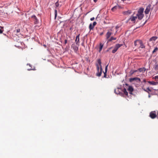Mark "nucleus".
Returning a JSON list of instances; mask_svg holds the SVG:
<instances>
[{"label": "nucleus", "mask_w": 158, "mask_h": 158, "mask_svg": "<svg viewBox=\"0 0 158 158\" xmlns=\"http://www.w3.org/2000/svg\"><path fill=\"white\" fill-rule=\"evenodd\" d=\"M96 65L97 67V73H96V75L98 77L101 76L102 73V67H100L98 64H96Z\"/></svg>", "instance_id": "f257e3e1"}, {"label": "nucleus", "mask_w": 158, "mask_h": 158, "mask_svg": "<svg viewBox=\"0 0 158 158\" xmlns=\"http://www.w3.org/2000/svg\"><path fill=\"white\" fill-rule=\"evenodd\" d=\"M31 18L32 19V20L34 22V24H37L39 23V19L35 15H32L31 16Z\"/></svg>", "instance_id": "f03ea898"}, {"label": "nucleus", "mask_w": 158, "mask_h": 158, "mask_svg": "<svg viewBox=\"0 0 158 158\" xmlns=\"http://www.w3.org/2000/svg\"><path fill=\"white\" fill-rule=\"evenodd\" d=\"M78 47L75 43H73L71 45V48H73L76 53H77L78 51Z\"/></svg>", "instance_id": "7ed1b4c3"}, {"label": "nucleus", "mask_w": 158, "mask_h": 158, "mask_svg": "<svg viewBox=\"0 0 158 158\" xmlns=\"http://www.w3.org/2000/svg\"><path fill=\"white\" fill-rule=\"evenodd\" d=\"M80 34H79L76 36V40H75L76 44L78 46H79L80 44Z\"/></svg>", "instance_id": "20e7f679"}, {"label": "nucleus", "mask_w": 158, "mask_h": 158, "mask_svg": "<svg viewBox=\"0 0 158 158\" xmlns=\"http://www.w3.org/2000/svg\"><path fill=\"white\" fill-rule=\"evenodd\" d=\"M134 81H136L137 82H139L141 80L140 78L136 77L130 78L129 79V81L131 82Z\"/></svg>", "instance_id": "39448f33"}, {"label": "nucleus", "mask_w": 158, "mask_h": 158, "mask_svg": "<svg viewBox=\"0 0 158 158\" xmlns=\"http://www.w3.org/2000/svg\"><path fill=\"white\" fill-rule=\"evenodd\" d=\"M151 5L149 4L148 6H147L146 9L144 11V13L145 14H148L149 13V11L151 10Z\"/></svg>", "instance_id": "423d86ee"}, {"label": "nucleus", "mask_w": 158, "mask_h": 158, "mask_svg": "<svg viewBox=\"0 0 158 158\" xmlns=\"http://www.w3.org/2000/svg\"><path fill=\"white\" fill-rule=\"evenodd\" d=\"M150 117L154 119L157 117L155 111H152L150 113Z\"/></svg>", "instance_id": "0eeeda50"}, {"label": "nucleus", "mask_w": 158, "mask_h": 158, "mask_svg": "<svg viewBox=\"0 0 158 158\" xmlns=\"http://www.w3.org/2000/svg\"><path fill=\"white\" fill-rule=\"evenodd\" d=\"M112 34V30H110V31H108L106 34V37L107 39H108Z\"/></svg>", "instance_id": "6e6552de"}, {"label": "nucleus", "mask_w": 158, "mask_h": 158, "mask_svg": "<svg viewBox=\"0 0 158 158\" xmlns=\"http://www.w3.org/2000/svg\"><path fill=\"white\" fill-rule=\"evenodd\" d=\"M127 90L129 92V94H132V92L134 90V89L131 86H129L127 89Z\"/></svg>", "instance_id": "1a4fd4ad"}, {"label": "nucleus", "mask_w": 158, "mask_h": 158, "mask_svg": "<svg viewBox=\"0 0 158 158\" xmlns=\"http://www.w3.org/2000/svg\"><path fill=\"white\" fill-rule=\"evenodd\" d=\"M158 38L157 36H154L151 37L149 40V41H152V42H155Z\"/></svg>", "instance_id": "9d476101"}, {"label": "nucleus", "mask_w": 158, "mask_h": 158, "mask_svg": "<svg viewBox=\"0 0 158 158\" xmlns=\"http://www.w3.org/2000/svg\"><path fill=\"white\" fill-rule=\"evenodd\" d=\"M136 16L137 17V16L139 19L141 20L143 18L144 15L143 14H137Z\"/></svg>", "instance_id": "9b49d317"}, {"label": "nucleus", "mask_w": 158, "mask_h": 158, "mask_svg": "<svg viewBox=\"0 0 158 158\" xmlns=\"http://www.w3.org/2000/svg\"><path fill=\"white\" fill-rule=\"evenodd\" d=\"M131 13V10H128L127 11H123V13L124 15H130Z\"/></svg>", "instance_id": "f8f14e48"}, {"label": "nucleus", "mask_w": 158, "mask_h": 158, "mask_svg": "<svg viewBox=\"0 0 158 158\" xmlns=\"http://www.w3.org/2000/svg\"><path fill=\"white\" fill-rule=\"evenodd\" d=\"M139 44L140 45L139 48H145V46L144 45V44H143V42L141 40H140V41H139Z\"/></svg>", "instance_id": "ddd939ff"}, {"label": "nucleus", "mask_w": 158, "mask_h": 158, "mask_svg": "<svg viewBox=\"0 0 158 158\" xmlns=\"http://www.w3.org/2000/svg\"><path fill=\"white\" fill-rule=\"evenodd\" d=\"M138 71H139V72H142V73H144L146 70V69L145 68L143 67L141 68H139L138 69Z\"/></svg>", "instance_id": "4468645a"}, {"label": "nucleus", "mask_w": 158, "mask_h": 158, "mask_svg": "<svg viewBox=\"0 0 158 158\" xmlns=\"http://www.w3.org/2000/svg\"><path fill=\"white\" fill-rule=\"evenodd\" d=\"M137 18V16H132L130 18V20L132 22H134L135 20V19Z\"/></svg>", "instance_id": "2eb2a0df"}, {"label": "nucleus", "mask_w": 158, "mask_h": 158, "mask_svg": "<svg viewBox=\"0 0 158 158\" xmlns=\"http://www.w3.org/2000/svg\"><path fill=\"white\" fill-rule=\"evenodd\" d=\"M140 40H136L134 41V45L135 46H137L139 44V41Z\"/></svg>", "instance_id": "dca6fc26"}, {"label": "nucleus", "mask_w": 158, "mask_h": 158, "mask_svg": "<svg viewBox=\"0 0 158 158\" xmlns=\"http://www.w3.org/2000/svg\"><path fill=\"white\" fill-rule=\"evenodd\" d=\"M144 9L143 8H140L138 11L137 14H143Z\"/></svg>", "instance_id": "f3484780"}, {"label": "nucleus", "mask_w": 158, "mask_h": 158, "mask_svg": "<svg viewBox=\"0 0 158 158\" xmlns=\"http://www.w3.org/2000/svg\"><path fill=\"white\" fill-rule=\"evenodd\" d=\"M138 70H131L130 72V73L131 75H133L136 72L138 71Z\"/></svg>", "instance_id": "a211bd4d"}, {"label": "nucleus", "mask_w": 158, "mask_h": 158, "mask_svg": "<svg viewBox=\"0 0 158 158\" xmlns=\"http://www.w3.org/2000/svg\"><path fill=\"white\" fill-rule=\"evenodd\" d=\"M148 83L150 84L153 85H156L157 84H158V82H156L153 81H148Z\"/></svg>", "instance_id": "6ab92c4d"}, {"label": "nucleus", "mask_w": 158, "mask_h": 158, "mask_svg": "<svg viewBox=\"0 0 158 158\" xmlns=\"http://www.w3.org/2000/svg\"><path fill=\"white\" fill-rule=\"evenodd\" d=\"M122 91H123V92L124 93V94L125 95H126V96H127L128 95V92L126 90V89L125 88H124L123 89V90H122Z\"/></svg>", "instance_id": "aec40b11"}, {"label": "nucleus", "mask_w": 158, "mask_h": 158, "mask_svg": "<svg viewBox=\"0 0 158 158\" xmlns=\"http://www.w3.org/2000/svg\"><path fill=\"white\" fill-rule=\"evenodd\" d=\"M122 45H123L122 44H117L115 45V47L118 50V48H119Z\"/></svg>", "instance_id": "412c9836"}, {"label": "nucleus", "mask_w": 158, "mask_h": 158, "mask_svg": "<svg viewBox=\"0 0 158 158\" xmlns=\"http://www.w3.org/2000/svg\"><path fill=\"white\" fill-rule=\"evenodd\" d=\"M116 39V38L114 37H111L110 38L108 39V42H110L112 41L113 40H115Z\"/></svg>", "instance_id": "4be33fe9"}, {"label": "nucleus", "mask_w": 158, "mask_h": 158, "mask_svg": "<svg viewBox=\"0 0 158 158\" xmlns=\"http://www.w3.org/2000/svg\"><path fill=\"white\" fill-rule=\"evenodd\" d=\"M97 62H98V64L99 65V66L100 67H102V66L101 65L102 62H101V60L100 59H98L97 60Z\"/></svg>", "instance_id": "5701e85b"}, {"label": "nucleus", "mask_w": 158, "mask_h": 158, "mask_svg": "<svg viewBox=\"0 0 158 158\" xmlns=\"http://www.w3.org/2000/svg\"><path fill=\"white\" fill-rule=\"evenodd\" d=\"M103 44L102 43H100V47L99 49V52H100L102 50L103 47Z\"/></svg>", "instance_id": "b1692460"}, {"label": "nucleus", "mask_w": 158, "mask_h": 158, "mask_svg": "<svg viewBox=\"0 0 158 158\" xmlns=\"http://www.w3.org/2000/svg\"><path fill=\"white\" fill-rule=\"evenodd\" d=\"M118 6H115L112 8L111 10L113 12L115 10H116Z\"/></svg>", "instance_id": "393cba45"}, {"label": "nucleus", "mask_w": 158, "mask_h": 158, "mask_svg": "<svg viewBox=\"0 0 158 158\" xmlns=\"http://www.w3.org/2000/svg\"><path fill=\"white\" fill-rule=\"evenodd\" d=\"M119 89H120L121 90V88H118L117 89H114V93L117 94H118V90H119Z\"/></svg>", "instance_id": "a878e982"}, {"label": "nucleus", "mask_w": 158, "mask_h": 158, "mask_svg": "<svg viewBox=\"0 0 158 158\" xmlns=\"http://www.w3.org/2000/svg\"><path fill=\"white\" fill-rule=\"evenodd\" d=\"M94 26L92 25V24L91 23H90L89 25V29L90 30H91L92 29H93L94 27Z\"/></svg>", "instance_id": "bb28decb"}, {"label": "nucleus", "mask_w": 158, "mask_h": 158, "mask_svg": "<svg viewBox=\"0 0 158 158\" xmlns=\"http://www.w3.org/2000/svg\"><path fill=\"white\" fill-rule=\"evenodd\" d=\"M143 89L144 91H145L148 93H149V92L147 90H148V91H150V92L151 91V89H149V87L147 88V89Z\"/></svg>", "instance_id": "cd10ccee"}, {"label": "nucleus", "mask_w": 158, "mask_h": 158, "mask_svg": "<svg viewBox=\"0 0 158 158\" xmlns=\"http://www.w3.org/2000/svg\"><path fill=\"white\" fill-rule=\"evenodd\" d=\"M158 50V48L157 47H156V48H155V49L152 51V53H153L154 52H156Z\"/></svg>", "instance_id": "c85d7f7f"}, {"label": "nucleus", "mask_w": 158, "mask_h": 158, "mask_svg": "<svg viewBox=\"0 0 158 158\" xmlns=\"http://www.w3.org/2000/svg\"><path fill=\"white\" fill-rule=\"evenodd\" d=\"M57 11L56 10H55V19H56L57 16Z\"/></svg>", "instance_id": "c756f323"}, {"label": "nucleus", "mask_w": 158, "mask_h": 158, "mask_svg": "<svg viewBox=\"0 0 158 158\" xmlns=\"http://www.w3.org/2000/svg\"><path fill=\"white\" fill-rule=\"evenodd\" d=\"M118 94L122 96H123V94L122 92H120L119 90H118Z\"/></svg>", "instance_id": "7c9ffc66"}, {"label": "nucleus", "mask_w": 158, "mask_h": 158, "mask_svg": "<svg viewBox=\"0 0 158 158\" xmlns=\"http://www.w3.org/2000/svg\"><path fill=\"white\" fill-rule=\"evenodd\" d=\"M118 50L114 47V49L112 51V53H114L117 50Z\"/></svg>", "instance_id": "2f4dec72"}, {"label": "nucleus", "mask_w": 158, "mask_h": 158, "mask_svg": "<svg viewBox=\"0 0 158 158\" xmlns=\"http://www.w3.org/2000/svg\"><path fill=\"white\" fill-rule=\"evenodd\" d=\"M55 6H56V7H58V6H59V3H58V1H57V2H56V3H55Z\"/></svg>", "instance_id": "473e14b6"}, {"label": "nucleus", "mask_w": 158, "mask_h": 158, "mask_svg": "<svg viewBox=\"0 0 158 158\" xmlns=\"http://www.w3.org/2000/svg\"><path fill=\"white\" fill-rule=\"evenodd\" d=\"M106 73H107V72H104V77L107 78L106 77Z\"/></svg>", "instance_id": "72a5a7b5"}, {"label": "nucleus", "mask_w": 158, "mask_h": 158, "mask_svg": "<svg viewBox=\"0 0 158 158\" xmlns=\"http://www.w3.org/2000/svg\"><path fill=\"white\" fill-rule=\"evenodd\" d=\"M20 30L19 29H18L16 30V33H19L20 31Z\"/></svg>", "instance_id": "f704fd0d"}, {"label": "nucleus", "mask_w": 158, "mask_h": 158, "mask_svg": "<svg viewBox=\"0 0 158 158\" xmlns=\"http://www.w3.org/2000/svg\"><path fill=\"white\" fill-rule=\"evenodd\" d=\"M108 66V65H107V66H106L105 69V72H107Z\"/></svg>", "instance_id": "c9c22d12"}, {"label": "nucleus", "mask_w": 158, "mask_h": 158, "mask_svg": "<svg viewBox=\"0 0 158 158\" xmlns=\"http://www.w3.org/2000/svg\"><path fill=\"white\" fill-rule=\"evenodd\" d=\"M97 24V23L96 22H93V25L94 27L96 25V24Z\"/></svg>", "instance_id": "e433bc0d"}, {"label": "nucleus", "mask_w": 158, "mask_h": 158, "mask_svg": "<svg viewBox=\"0 0 158 158\" xmlns=\"http://www.w3.org/2000/svg\"><path fill=\"white\" fill-rule=\"evenodd\" d=\"M31 70H35V68H34V69H27V70H28V71H31Z\"/></svg>", "instance_id": "4c0bfd02"}, {"label": "nucleus", "mask_w": 158, "mask_h": 158, "mask_svg": "<svg viewBox=\"0 0 158 158\" xmlns=\"http://www.w3.org/2000/svg\"><path fill=\"white\" fill-rule=\"evenodd\" d=\"M154 79L156 80H158V75H157L155 76L154 77Z\"/></svg>", "instance_id": "58836bf2"}, {"label": "nucleus", "mask_w": 158, "mask_h": 158, "mask_svg": "<svg viewBox=\"0 0 158 158\" xmlns=\"http://www.w3.org/2000/svg\"><path fill=\"white\" fill-rule=\"evenodd\" d=\"M155 69H158V64L155 65Z\"/></svg>", "instance_id": "ea45409f"}, {"label": "nucleus", "mask_w": 158, "mask_h": 158, "mask_svg": "<svg viewBox=\"0 0 158 158\" xmlns=\"http://www.w3.org/2000/svg\"><path fill=\"white\" fill-rule=\"evenodd\" d=\"M95 18L94 17H93L92 18H90V20L91 21H93L94 19Z\"/></svg>", "instance_id": "a19ab883"}, {"label": "nucleus", "mask_w": 158, "mask_h": 158, "mask_svg": "<svg viewBox=\"0 0 158 158\" xmlns=\"http://www.w3.org/2000/svg\"><path fill=\"white\" fill-rule=\"evenodd\" d=\"M146 82V80L145 79H143L142 81V82Z\"/></svg>", "instance_id": "79ce46f5"}, {"label": "nucleus", "mask_w": 158, "mask_h": 158, "mask_svg": "<svg viewBox=\"0 0 158 158\" xmlns=\"http://www.w3.org/2000/svg\"><path fill=\"white\" fill-rule=\"evenodd\" d=\"M67 40H65L64 41V44H66L67 43Z\"/></svg>", "instance_id": "37998d69"}, {"label": "nucleus", "mask_w": 158, "mask_h": 158, "mask_svg": "<svg viewBox=\"0 0 158 158\" xmlns=\"http://www.w3.org/2000/svg\"><path fill=\"white\" fill-rule=\"evenodd\" d=\"M27 65H29L30 67L32 68L31 65L30 64H27Z\"/></svg>", "instance_id": "c03bdc74"}, {"label": "nucleus", "mask_w": 158, "mask_h": 158, "mask_svg": "<svg viewBox=\"0 0 158 158\" xmlns=\"http://www.w3.org/2000/svg\"><path fill=\"white\" fill-rule=\"evenodd\" d=\"M3 31L0 29V34H1L2 33Z\"/></svg>", "instance_id": "a18cd8bd"}, {"label": "nucleus", "mask_w": 158, "mask_h": 158, "mask_svg": "<svg viewBox=\"0 0 158 158\" xmlns=\"http://www.w3.org/2000/svg\"><path fill=\"white\" fill-rule=\"evenodd\" d=\"M103 32H101L100 34V35H103Z\"/></svg>", "instance_id": "49530a36"}, {"label": "nucleus", "mask_w": 158, "mask_h": 158, "mask_svg": "<svg viewBox=\"0 0 158 158\" xmlns=\"http://www.w3.org/2000/svg\"><path fill=\"white\" fill-rule=\"evenodd\" d=\"M81 45L83 46H84V42H83L81 43Z\"/></svg>", "instance_id": "de8ad7c7"}, {"label": "nucleus", "mask_w": 158, "mask_h": 158, "mask_svg": "<svg viewBox=\"0 0 158 158\" xmlns=\"http://www.w3.org/2000/svg\"><path fill=\"white\" fill-rule=\"evenodd\" d=\"M97 0H94V1L95 2H97Z\"/></svg>", "instance_id": "09e8293b"}, {"label": "nucleus", "mask_w": 158, "mask_h": 158, "mask_svg": "<svg viewBox=\"0 0 158 158\" xmlns=\"http://www.w3.org/2000/svg\"><path fill=\"white\" fill-rule=\"evenodd\" d=\"M44 46L45 48L46 47V45H45V44H44Z\"/></svg>", "instance_id": "8fccbe9b"}, {"label": "nucleus", "mask_w": 158, "mask_h": 158, "mask_svg": "<svg viewBox=\"0 0 158 158\" xmlns=\"http://www.w3.org/2000/svg\"><path fill=\"white\" fill-rule=\"evenodd\" d=\"M0 28H2V29H3V27H1V26H0Z\"/></svg>", "instance_id": "3c124183"}, {"label": "nucleus", "mask_w": 158, "mask_h": 158, "mask_svg": "<svg viewBox=\"0 0 158 158\" xmlns=\"http://www.w3.org/2000/svg\"><path fill=\"white\" fill-rule=\"evenodd\" d=\"M118 28V26H116V29H117V28Z\"/></svg>", "instance_id": "603ef678"}, {"label": "nucleus", "mask_w": 158, "mask_h": 158, "mask_svg": "<svg viewBox=\"0 0 158 158\" xmlns=\"http://www.w3.org/2000/svg\"><path fill=\"white\" fill-rule=\"evenodd\" d=\"M148 97L149 98L150 97V95H149L148 96Z\"/></svg>", "instance_id": "864d4df0"}, {"label": "nucleus", "mask_w": 158, "mask_h": 158, "mask_svg": "<svg viewBox=\"0 0 158 158\" xmlns=\"http://www.w3.org/2000/svg\"><path fill=\"white\" fill-rule=\"evenodd\" d=\"M126 85H127V86H128V84H126Z\"/></svg>", "instance_id": "5fc2aeb1"}, {"label": "nucleus", "mask_w": 158, "mask_h": 158, "mask_svg": "<svg viewBox=\"0 0 158 158\" xmlns=\"http://www.w3.org/2000/svg\"><path fill=\"white\" fill-rule=\"evenodd\" d=\"M157 118L158 119V113H157Z\"/></svg>", "instance_id": "6e6d98bb"}, {"label": "nucleus", "mask_w": 158, "mask_h": 158, "mask_svg": "<svg viewBox=\"0 0 158 158\" xmlns=\"http://www.w3.org/2000/svg\"><path fill=\"white\" fill-rule=\"evenodd\" d=\"M122 0L123 1H126V0Z\"/></svg>", "instance_id": "4d7b16f0"}]
</instances>
